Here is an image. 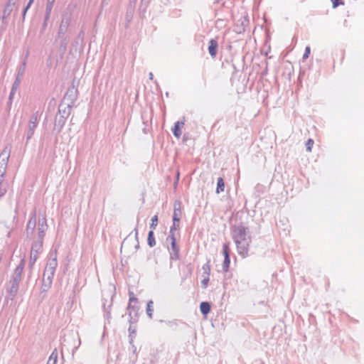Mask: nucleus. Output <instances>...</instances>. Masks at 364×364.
<instances>
[{
    "label": "nucleus",
    "mask_w": 364,
    "mask_h": 364,
    "mask_svg": "<svg viewBox=\"0 0 364 364\" xmlns=\"http://www.w3.org/2000/svg\"><path fill=\"white\" fill-rule=\"evenodd\" d=\"M60 39L59 50L64 53L67 50V46L70 41L69 36H63V37H58Z\"/></svg>",
    "instance_id": "a211bd4d"
},
{
    "label": "nucleus",
    "mask_w": 364,
    "mask_h": 364,
    "mask_svg": "<svg viewBox=\"0 0 364 364\" xmlns=\"http://www.w3.org/2000/svg\"><path fill=\"white\" fill-rule=\"evenodd\" d=\"M43 242V240H40L38 237H37L36 240H35L32 244L28 264L30 269L33 268V266L38 258L39 254L42 252Z\"/></svg>",
    "instance_id": "f03ea898"
},
{
    "label": "nucleus",
    "mask_w": 364,
    "mask_h": 364,
    "mask_svg": "<svg viewBox=\"0 0 364 364\" xmlns=\"http://www.w3.org/2000/svg\"><path fill=\"white\" fill-rule=\"evenodd\" d=\"M22 78L16 77V79L12 85L11 90L13 91H16L18 90V87L20 86V84L21 82Z\"/></svg>",
    "instance_id": "473e14b6"
},
{
    "label": "nucleus",
    "mask_w": 364,
    "mask_h": 364,
    "mask_svg": "<svg viewBox=\"0 0 364 364\" xmlns=\"http://www.w3.org/2000/svg\"><path fill=\"white\" fill-rule=\"evenodd\" d=\"M127 311L129 312L130 320H134V321H136V318L135 317L137 316L138 308L131 304H129Z\"/></svg>",
    "instance_id": "4be33fe9"
},
{
    "label": "nucleus",
    "mask_w": 364,
    "mask_h": 364,
    "mask_svg": "<svg viewBox=\"0 0 364 364\" xmlns=\"http://www.w3.org/2000/svg\"><path fill=\"white\" fill-rule=\"evenodd\" d=\"M18 288H19L18 285L11 283L9 282L6 284V291L7 295L6 296L5 300H4L5 304L7 305L9 304V300L12 301L14 299V298L16 297V296L18 294Z\"/></svg>",
    "instance_id": "423d86ee"
},
{
    "label": "nucleus",
    "mask_w": 364,
    "mask_h": 364,
    "mask_svg": "<svg viewBox=\"0 0 364 364\" xmlns=\"http://www.w3.org/2000/svg\"><path fill=\"white\" fill-rule=\"evenodd\" d=\"M185 117H183L182 120L175 122L173 127L171 129L175 137L178 139L181 137L182 134L181 127L185 124Z\"/></svg>",
    "instance_id": "ddd939ff"
},
{
    "label": "nucleus",
    "mask_w": 364,
    "mask_h": 364,
    "mask_svg": "<svg viewBox=\"0 0 364 364\" xmlns=\"http://www.w3.org/2000/svg\"><path fill=\"white\" fill-rule=\"evenodd\" d=\"M153 304H154V302L152 300L149 301L147 303L146 314L150 318H151L153 316V312H154Z\"/></svg>",
    "instance_id": "bb28decb"
},
{
    "label": "nucleus",
    "mask_w": 364,
    "mask_h": 364,
    "mask_svg": "<svg viewBox=\"0 0 364 364\" xmlns=\"http://www.w3.org/2000/svg\"><path fill=\"white\" fill-rule=\"evenodd\" d=\"M9 159V153L4 150L0 154V176L3 178L6 173V166Z\"/></svg>",
    "instance_id": "6e6552de"
},
{
    "label": "nucleus",
    "mask_w": 364,
    "mask_h": 364,
    "mask_svg": "<svg viewBox=\"0 0 364 364\" xmlns=\"http://www.w3.org/2000/svg\"><path fill=\"white\" fill-rule=\"evenodd\" d=\"M161 2L164 5H168L170 3L169 0H161Z\"/></svg>",
    "instance_id": "3c124183"
},
{
    "label": "nucleus",
    "mask_w": 364,
    "mask_h": 364,
    "mask_svg": "<svg viewBox=\"0 0 364 364\" xmlns=\"http://www.w3.org/2000/svg\"><path fill=\"white\" fill-rule=\"evenodd\" d=\"M37 126L38 125L30 124V122H28V128H27V130L26 132V143H28V141L33 136L35 130H36V128L37 127Z\"/></svg>",
    "instance_id": "412c9836"
},
{
    "label": "nucleus",
    "mask_w": 364,
    "mask_h": 364,
    "mask_svg": "<svg viewBox=\"0 0 364 364\" xmlns=\"http://www.w3.org/2000/svg\"><path fill=\"white\" fill-rule=\"evenodd\" d=\"M15 93H16V91H13L12 90H11V92H10V94L9 96V102H12Z\"/></svg>",
    "instance_id": "49530a36"
},
{
    "label": "nucleus",
    "mask_w": 364,
    "mask_h": 364,
    "mask_svg": "<svg viewBox=\"0 0 364 364\" xmlns=\"http://www.w3.org/2000/svg\"><path fill=\"white\" fill-rule=\"evenodd\" d=\"M14 4H15V1H11L9 0V1L6 6H9V8L13 9V6H14Z\"/></svg>",
    "instance_id": "09e8293b"
},
{
    "label": "nucleus",
    "mask_w": 364,
    "mask_h": 364,
    "mask_svg": "<svg viewBox=\"0 0 364 364\" xmlns=\"http://www.w3.org/2000/svg\"><path fill=\"white\" fill-rule=\"evenodd\" d=\"M214 1V4H218L219 3L221 0H213Z\"/></svg>",
    "instance_id": "4d7b16f0"
},
{
    "label": "nucleus",
    "mask_w": 364,
    "mask_h": 364,
    "mask_svg": "<svg viewBox=\"0 0 364 364\" xmlns=\"http://www.w3.org/2000/svg\"><path fill=\"white\" fill-rule=\"evenodd\" d=\"M112 306V302L109 303V304L108 305V307L107 308L106 306H105V304H104L103 305V309H104V311H105V316L107 318H110V312H109V309Z\"/></svg>",
    "instance_id": "4c0bfd02"
},
{
    "label": "nucleus",
    "mask_w": 364,
    "mask_h": 364,
    "mask_svg": "<svg viewBox=\"0 0 364 364\" xmlns=\"http://www.w3.org/2000/svg\"><path fill=\"white\" fill-rule=\"evenodd\" d=\"M77 98V88L75 87V82L73 81L71 87L67 90L65 95V100L68 101V104L73 105Z\"/></svg>",
    "instance_id": "0eeeda50"
},
{
    "label": "nucleus",
    "mask_w": 364,
    "mask_h": 364,
    "mask_svg": "<svg viewBox=\"0 0 364 364\" xmlns=\"http://www.w3.org/2000/svg\"><path fill=\"white\" fill-rule=\"evenodd\" d=\"M32 4H30V1H28V3L27 4L26 6L23 9V14H22V16H23V20H24L25 18V16H26V14L28 11V9L30 8V6H31Z\"/></svg>",
    "instance_id": "c03bdc74"
},
{
    "label": "nucleus",
    "mask_w": 364,
    "mask_h": 364,
    "mask_svg": "<svg viewBox=\"0 0 364 364\" xmlns=\"http://www.w3.org/2000/svg\"><path fill=\"white\" fill-rule=\"evenodd\" d=\"M134 230L135 232V238H136V241H138V230L136 228H135ZM135 247H136V249H138L139 247V242H137V244L135 246Z\"/></svg>",
    "instance_id": "de8ad7c7"
},
{
    "label": "nucleus",
    "mask_w": 364,
    "mask_h": 364,
    "mask_svg": "<svg viewBox=\"0 0 364 364\" xmlns=\"http://www.w3.org/2000/svg\"><path fill=\"white\" fill-rule=\"evenodd\" d=\"M166 96L168 97V92H166Z\"/></svg>",
    "instance_id": "e2e57ef3"
},
{
    "label": "nucleus",
    "mask_w": 364,
    "mask_h": 364,
    "mask_svg": "<svg viewBox=\"0 0 364 364\" xmlns=\"http://www.w3.org/2000/svg\"><path fill=\"white\" fill-rule=\"evenodd\" d=\"M72 15L70 13H65L62 16V20L58 31V37H63L68 36L67 33L69 31V26L71 22Z\"/></svg>",
    "instance_id": "20e7f679"
},
{
    "label": "nucleus",
    "mask_w": 364,
    "mask_h": 364,
    "mask_svg": "<svg viewBox=\"0 0 364 364\" xmlns=\"http://www.w3.org/2000/svg\"><path fill=\"white\" fill-rule=\"evenodd\" d=\"M170 260H178L180 259V248L176 242H171V247L168 248Z\"/></svg>",
    "instance_id": "f8f14e48"
},
{
    "label": "nucleus",
    "mask_w": 364,
    "mask_h": 364,
    "mask_svg": "<svg viewBox=\"0 0 364 364\" xmlns=\"http://www.w3.org/2000/svg\"><path fill=\"white\" fill-rule=\"evenodd\" d=\"M314 141L313 139H309L306 143V151H311V147L312 146L314 145Z\"/></svg>",
    "instance_id": "79ce46f5"
},
{
    "label": "nucleus",
    "mask_w": 364,
    "mask_h": 364,
    "mask_svg": "<svg viewBox=\"0 0 364 364\" xmlns=\"http://www.w3.org/2000/svg\"><path fill=\"white\" fill-rule=\"evenodd\" d=\"M50 14L46 13L45 17H44V21L48 22V21L50 18Z\"/></svg>",
    "instance_id": "8fccbe9b"
},
{
    "label": "nucleus",
    "mask_w": 364,
    "mask_h": 364,
    "mask_svg": "<svg viewBox=\"0 0 364 364\" xmlns=\"http://www.w3.org/2000/svg\"><path fill=\"white\" fill-rule=\"evenodd\" d=\"M57 358H58V352H57V350L55 349L52 352L51 355H50L47 364H55L57 362Z\"/></svg>",
    "instance_id": "cd10ccee"
},
{
    "label": "nucleus",
    "mask_w": 364,
    "mask_h": 364,
    "mask_svg": "<svg viewBox=\"0 0 364 364\" xmlns=\"http://www.w3.org/2000/svg\"><path fill=\"white\" fill-rule=\"evenodd\" d=\"M167 324L169 326H173V325H176V323L174 322V321H168L167 322Z\"/></svg>",
    "instance_id": "864d4df0"
},
{
    "label": "nucleus",
    "mask_w": 364,
    "mask_h": 364,
    "mask_svg": "<svg viewBox=\"0 0 364 364\" xmlns=\"http://www.w3.org/2000/svg\"><path fill=\"white\" fill-rule=\"evenodd\" d=\"M181 202L180 200H176L173 204V220H181Z\"/></svg>",
    "instance_id": "2eb2a0df"
},
{
    "label": "nucleus",
    "mask_w": 364,
    "mask_h": 364,
    "mask_svg": "<svg viewBox=\"0 0 364 364\" xmlns=\"http://www.w3.org/2000/svg\"><path fill=\"white\" fill-rule=\"evenodd\" d=\"M180 220H173V224L170 228V231L176 232L179 228Z\"/></svg>",
    "instance_id": "e433bc0d"
},
{
    "label": "nucleus",
    "mask_w": 364,
    "mask_h": 364,
    "mask_svg": "<svg viewBox=\"0 0 364 364\" xmlns=\"http://www.w3.org/2000/svg\"><path fill=\"white\" fill-rule=\"evenodd\" d=\"M25 267V259H22L19 264L16 267L9 282L19 286L22 279V273Z\"/></svg>",
    "instance_id": "39448f33"
},
{
    "label": "nucleus",
    "mask_w": 364,
    "mask_h": 364,
    "mask_svg": "<svg viewBox=\"0 0 364 364\" xmlns=\"http://www.w3.org/2000/svg\"><path fill=\"white\" fill-rule=\"evenodd\" d=\"M34 0H29L30 4H33Z\"/></svg>",
    "instance_id": "680f3d73"
},
{
    "label": "nucleus",
    "mask_w": 364,
    "mask_h": 364,
    "mask_svg": "<svg viewBox=\"0 0 364 364\" xmlns=\"http://www.w3.org/2000/svg\"><path fill=\"white\" fill-rule=\"evenodd\" d=\"M48 229L47 220L45 216L38 219V237L43 240L46 232Z\"/></svg>",
    "instance_id": "9d476101"
},
{
    "label": "nucleus",
    "mask_w": 364,
    "mask_h": 364,
    "mask_svg": "<svg viewBox=\"0 0 364 364\" xmlns=\"http://www.w3.org/2000/svg\"><path fill=\"white\" fill-rule=\"evenodd\" d=\"M332 3V7L333 9L337 8L339 6L344 5V1L343 0H331Z\"/></svg>",
    "instance_id": "c9c22d12"
},
{
    "label": "nucleus",
    "mask_w": 364,
    "mask_h": 364,
    "mask_svg": "<svg viewBox=\"0 0 364 364\" xmlns=\"http://www.w3.org/2000/svg\"><path fill=\"white\" fill-rule=\"evenodd\" d=\"M47 1L55 3V0H47Z\"/></svg>",
    "instance_id": "13d9d810"
},
{
    "label": "nucleus",
    "mask_w": 364,
    "mask_h": 364,
    "mask_svg": "<svg viewBox=\"0 0 364 364\" xmlns=\"http://www.w3.org/2000/svg\"><path fill=\"white\" fill-rule=\"evenodd\" d=\"M47 27V22L43 21V23L42 25V31H45Z\"/></svg>",
    "instance_id": "603ef678"
},
{
    "label": "nucleus",
    "mask_w": 364,
    "mask_h": 364,
    "mask_svg": "<svg viewBox=\"0 0 364 364\" xmlns=\"http://www.w3.org/2000/svg\"><path fill=\"white\" fill-rule=\"evenodd\" d=\"M134 320H129V338H130V343H132L134 336L133 334L136 333V326H135Z\"/></svg>",
    "instance_id": "b1692460"
},
{
    "label": "nucleus",
    "mask_w": 364,
    "mask_h": 364,
    "mask_svg": "<svg viewBox=\"0 0 364 364\" xmlns=\"http://www.w3.org/2000/svg\"><path fill=\"white\" fill-rule=\"evenodd\" d=\"M203 279L201 281V284H202V287L203 289H206L207 286H208V282L210 280V276H203Z\"/></svg>",
    "instance_id": "ea45409f"
},
{
    "label": "nucleus",
    "mask_w": 364,
    "mask_h": 364,
    "mask_svg": "<svg viewBox=\"0 0 364 364\" xmlns=\"http://www.w3.org/2000/svg\"><path fill=\"white\" fill-rule=\"evenodd\" d=\"M310 52H311L310 47L309 46H306V48H305L304 53L303 55V59L304 60L307 59L309 58Z\"/></svg>",
    "instance_id": "37998d69"
},
{
    "label": "nucleus",
    "mask_w": 364,
    "mask_h": 364,
    "mask_svg": "<svg viewBox=\"0 0 364 364\" xmlns=\"http://www.w3.org/2000/svg\"><path fill=\"white\" fill-rule=\"evenodd\" d=\"M157 224H158V215H155L151 218V223H150V228L151 229V230H153L156 228V227L157 226Z\"/></svg>",
    "instance_id": "f704fd0d"
},
{
    "label": "nucleus",
    "mask_w": 364,
    "mask_h": 364,
    "mask_svg": "<svg viewBox=\"0 0 364 364\" xmlns=\"http://www.w3.org/2000/svg\"><path fill=\"white\" fill-rule=\"evenodd\" d=\"M210 261H208V262L203 265L202 269H203V275L202 276H210V267L209 264Z\"/></svg>",
    "instance_id": "c756f323"
},
{
    "label": "nucleus",
    "mask_w": 364,
    "mask_h": 364,
    "mask_svg": "<svg viewBox=\"0 0 364 364\" xmlns=\"http://www.w3.org/2000/svg\"><path fill=\"white\" fill-rule=\"evenodd\" d=\"M225 189V182L222 177H219L217 181L216 193H220L223 192Z\"/></svg>",
    "instance_id": "a878e982"
},
{
    "label": "nucleus",
    "mask_w": 364,
    "mask_h": 364,
    "mask_svg": "<svg viewBox=\"0 0 364 364\" xmlns=\"http://www.w3.org/2000/svg\"><path fill=\"white\" fill-rule=\"evenodd\" d=\"M55 268L46 266L42 281V291H47L51 287L55 272Z\"/></svg>",
    "instance_id": "7ed1b4c3"
},
{
    "label": "nucleus",
    "mask_w": 364,
    "mask_h": 364,
    "mask_svg": "<svg viewBox=\"0 0 364 364\" xmlns=\"http://www.w3.org/2000/svg\"><path fill=\"white\" fill-rule=\"evenodd\" d=\"M28 55V51L27 52L24 60L22 61V63L18 67L17 73H16V77H21V78L23 77V76L25 73V70H26V60H27Z\"/></svg>",
    "instance_id": "aec40b11"
},
{
    "label": "nucleus",
    "mask_w": 364,
    "mask_h": 364,
    "mask_svg": "<svg viewBox=\"0 0 364 364\" xmlns=\"http://www.w3.org/2000/svg\"><path fill=\"white\" fill-rule=\"evenodd\" d=\"M149 77L150 80H153L154 75H153L152 73H149Z\"/></svg>",
    "instance_id": "6e6d98bb"
},
{
    "label": "nucleus",
    "mask_w": 364,
    "mask_h": 364,
    "mask_svg": "<svg viewBox=\"0 0 364 364\" xmlns=\"http://www.w3.org/2000/svg\"><path fill=\"white\" fill-rule=\"evenodd\" d=\"M36 226V213L34 212L33 215L30 218L26 230V237L28 238H31L32 235L34 233L35 229Z\"/></svg>",
    "instance_id": "9b49d317"
},
{
    "label": "nucleus",
    "mask_w": 364,
    "mask_h": 364,
    "mask_svg": "<svg viewBox=\"0 0 364 364\" xmlns=\"http://www.w3.org/2000/svg\"><path fill=\"white\" fill-rule=\"evenodd\" d=\"M175 232H172V231H169V235L168 236V237L166 238V240H171V242H176V236H175Z\"/></svg>",
    "instance_id": "58836bf2"
},
{
    "label": "nucleus",
    "mask_w": 364,
    "mask_h": 364,
    "mask_svg": "<svg viewBox=\"0 0 364 364\" xmlns=\"http://www.w3.org/2000/svg\"><path fill=\"white\" fill-rule=\"evenodd\" d=\"M73 106V105L70 104H68L67 105H60L58 108V114L68 118L70 114V111Z\"/></svg>",
    "instance_id": "dca6fc26"
},
{
    "label": "nucleus",
    "mask_w": 364,
    "mask_h": 364,
    "mask_svg": "<svg viewBox=\"0 0 364 364\" xmlns=\"http://www.w3.org/2000/svg\"><path fill=\"white\" fill-rule=\"evenodd\" d=\"M218 43L217 40L210 39L209 41L208 52L212 58H215L218 52Z\"/></svg>",
    "instance_id": "f3484780"
},
{
    "label": "nucleus",
    "mask_w": 364,
    "mask_h": 364,
    "mask_svg": "<svg viewBox=\"0 0 364 364\" xmlns=\"http://www.w3.org/2000/svg\"><path fill=\"white\" fill-rule=\"evenodd\" d=\"M46 266H48L50 267L55 268V269H56V267H58L56 250H55L54 252L50 253L48 259L46 263Z\"/></svg>",
    "instance_id": "6ab92c4d"
},
{
    "label": "nucleus",
    "mask_w": 364,
    "mask_h": 364,
    "mask_svg": "<svg viewBox=\"0 0 364 364\" xmlns=\"http://www.w3.org/2000/svg\"><path fill=\"white\" fill-rule=\"evenodd\" d=\"M231 235L236 245L238 254L245 257L248 254L249 247L252 242L249 228L242 223L232 225L231 227Z\"/></svg>",
    "instance_id": "f257e3e1"
},
{
    "label": "nucleus",
    "mask_w": 364,
    "mask_h": 364,
    "mask_svg": "<svg viewBox=\"0 0 364 364\" xmlns=\"http://www.w3.org/2000/svg\"><path fill=\"white\" fill-rule=\"evenodd\" d=\"M54 3L47 1L46 6V13L51 14L53 7Z\"/></svg>",
    "instance_id": "a19ab883"
},
{
    "label": "nucleus",
    "mask_w": 364,
    "mask_h": 364,
    "mask_svg": "<svg viewBox=\"0 0 364 364\" xmlns=\"http://www.w3.org/2000/svg\"><path fill=\"white\" fill-rule=\"evenodd\" d=\"M34 0H29L30 4H33Z\"/></svg>",
    "instance_id": "052dcab7"
},
{
    "label": "nucleus",
    "mask_w": 364,
    "mask_h": 364,
    "mask_svg": "<svg viewBox=\"0 0 364 364\" xmlns=\"http://www.w3.org/2000/svg\"><path fill=\"white\" fill-rule=\"evenodd\" d=\"M137 299L135 297L133 292H129V303L131 304L132 301H136Z\"/></svg>",
    "instance_id": "a18cd8bd"
},
{
    "label": "nucleus",
    "mask_w": 364,
    "mask_h": 364,
    "mask_svg": "<svg viewBox=\"0 0 364 364\" xmlns=\"http://www.w3.org/2000/svg\"><path fill=\"white\" fill-rule=\"evenodd\" d=\"M67 118L63 116H60L57 114L55 119L54 129L57 130L58 132H61L63 127L66 122Z\"/></svg>",
    "instance_id": "4468645a"
},
{
    "label": "nucleus",
    "mask_w": 364,
    "mask_h": 364,
    "mask_svg": "<svg viewBox=\"0 0 364 364\" xmlns=\"http://www.w3.org/2000/svg\"><path fill=\"white\" fill-rule=\"evenodd\" d=\"M78 340H79V344H78V346H75V347L74 348V349L73 350V353H74V352L77 349L78 346H80V338H78Z\"/></svg>",
    "instance_id": "5fc2aeb1"
},
{
    "label": "nucleus",
    "mask_w": 364,
    "mask_h": 364,
    "mask_svg": "<svg viewBox=\"0 0 364 364\" xmlns=\"http://www.w3.org/2000/svg\"><path fill=\"white\" fill-rule=\"evenodd\" d=\"M147 243L150 247H153L156 245V240L153 230H150L148 233Z\"/></svg>",
    "instance_id": "393cba45"
},
{
    "label": "nucleus",
    "mask_w": 364,
    "mask_h": 364,
    "mask_svg": "<svg viewBox=\"0 0 364 364\" xmlns=\"http://www.w3.org/2000/svg\"><path fill=\"white\" fill-rule=\"evenodd\" d=\"M211 309L210 304L208 301H203L200 304V310L203 315H208Z\"/></svg>",
    "instance_id": "5701e85b"
},
{
    "label": "nucleus",
    "mask_w": 364,
    "mask_h": 364,
    "mask_svg": "<svg viewBox=\"0 0 364 364\" xmlns=\"http://www.w3.org/2000/svg\"><path fill=\"white\" fill-rule=\"evenodd\" d=\"M13 9L9 8V6H6L3 11L2 19L4 20L11 13Z\"/></svg>",
    "instance_id": "72a5a7b5"
},
{
    "label": "nucleus",
    "mask_w": 364,
    "mask_h": 364,
    "mask_svg": "<svg viewBox=\"0 0 364 364\" xmlns=\"http://www.w3.org/2000/svg\"><path fill=\"white\" fill-rule=\"evenodd\" d=\"M150 2L151 0H141L140 9H141L143 12H146Z\"/></svg>",
    "instance_id": "2f4dec72"
},
{
    "label": "nucleus",
    "mask_w": 364,
    "mask_h": 364,
    "mask_svg": "<svg viewBox=\"0 0 364 364\" xmlns=\"http://www.w3.org/2000/svg\"><path fill=\"white\" fill-rule=\"evenodd\" d=\"M30 124L38 125V112H34L29 119Z\"/></svg>",
    "instance_id": "7c9ffc66"
},
{
    "label": "nucleus",
    "mask_w": 364,
    "mask_h": 364,
    "mask_svg": "<svg viewBox=\"0 0 364 364\" xmlns=\"http://www.w3.org/2000/svg\"><path fill=\"white\" fill-rule=\"evenodd\" d=\"M12 102H9V101L8 102V107H10L11 105Z\"/></svg>",
    "instance_id": "bf43d9fd"
},
{
    "label": "nucleus",
    "mask_w": 364,
    "mask_h": 364,
    "mask_svg": "<svg viewBox=\"0 0 364 364\" xmlns=\"http://www.w3.org/2000/svg\"><path fill=\"white\" fill-rule=\"evenodd\" d=\"M7 183L3 180L0 181V197L4 196L7 191Z\"/></svg>",
    "instance_id": "c85d7f7f"
},
{
    "label": "nucleus",
    "mask_w": 364,
    "mask_h": 364,
    "mask_svg": "<svg viewBox=\"0 0 364 364\" xmlns=\"http://www.w3.org/2000/svg\"><path fill=\"white\" fill-rule=\"evenodd\" d=\"M223 253L224 255V261L223 263V270L228 272L230 267V247L228 243H224L223 245Z\"/></svg>",
    "instance_id": "1a4fd4ad"
}]
</instances>
